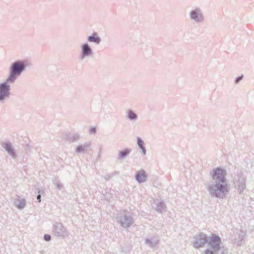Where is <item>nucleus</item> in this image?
Here are the masks:
<instances>
[{
	"label": "nucleus",
	"mask_w": 254,
	"mask_h": 254,
	"mask_svg": "<svg viewBox=\"0 0 254 254\" xmlns=\"http://www.w3.org/2000/svg\"><path fill=\"white\" fill-rule=\"evenodd\" d=\"M209 174L212 181L207 185L206 189L210 195L222 199L226 197L230 191L229 185L226 178V170L221 167H217L213 169Z\"/></svg>",
	"instance_id": "obj_1"
},
{
	"label": "nucleus",
	"mask_w": 254,
	"mask_h": 254,
	"mask_svg": "<svg viewBox=\"0 0 254 254\" xmlns=\"http://www.w3.org/2000/svg\"><path fill=\"white\" fill-rule=\"evenodd\" d=\"M31 64L27 60H17L12 62L9 68V72L7 78L15 82L26 68L30 66Z\"/></svg>",
	"instance_id": "obj_2"
},
{
	"label": "nucleus",
	"mask_w": 254,
	"mask_h": 254,
	"mask_svg": "<svg viewBox=\"0 0 254 254\" xmlns=\"http://www.w3.org/2000/svg\"><path fill=\"white\" fill-rule=\"evenodd\" d=\"M232 182L238 193L241 194L246 188L247 177L242 170H237L232 174Z\"/></svg>",
	"instance_id": "obj_3"
},
{
	"label": "nucleus",
	"mask_w": 254,
	"mask_h": 254,
	"mask_svg": "<svg viewBox=\"0 0 254 254\" xmlns=\"http://www.w3.org/2000/svg\"><path fill=\"white\" fill-rule=\"evenodd\" d=\"M11 80L7 77L5 80L0 83V103H4L10 95V86L9 84L14 83Z\"/></svg>",
	"instance_id": "obj_4"
},
{
	"label": "nucleus",
	"mask_w": 254,
	"mask_h": 254,
	"mask_svg": "<svg viewBox=\"0 0 254 254\" xmlns=\"http://www.w3.org/2000/svg\"><path fill=\"white\" fill-rule=\"evenodd\" d=\"M116 221L125 228H127L131 226L133 222V218L126 211H121L117 214Z\"/></svg>",
	"instance_id": "obj_5"
},
{
	"label": "nucleus",
	"mask_w": 254,
	"mask_h": 254,
	"mask_svg": "<svg viewBox=\"0 0 254 254\" xmlns=\"http://www.w3.org/2000/svg\"><path fill=\"white\" fill-rule=\"evenodd\" d=\"M189 18L193 22L196 24L203 23L205 21V17L202 10L198 7L191 9L189 13Z\"/></svg>",
	"instance_id": "obj_6"
},
{
	"label": "nucleus",
	"mask_w": 254,
	"mask_h": 254,
	"mask_svg": "<svg viewBox=\"0 0 254 254\" xmlns=\"http://www.w3.org/2000/svg\"><path fill=\"white\" fill-rule=\"evenodd\" d=\"M93 55V50L87 42L84 43L81 45L80 53L79 57L80 60H84L92 57Z\"/></svg>",
	"instance_id": "obj_7"
},
{
	"label": "nucleus",
	"mask_w": 254,
	"mask_h": 254,
	"mask_svg": "<svg viewBox=\"0 0 254 254\" xmlns=\"http://www.w3.org/2000/svg\"><path fill=\"white\" fill-rule=\"evenodd\" d=\"M221 242V238L216 234H212L211 237H208L207 243L216 253H218L220 251Z\"/></svg>",
	"instance_id": "obj_8"
},
{
	"label": "nucleus",
	"mask_w": 254,
	"mask_h": 254,
	"mask_svg": "<svg viewBox=\"0 0 254 254\" xmlns=\"http://www.w3.org/2000/svg\"><path fill=\"white\" fill-rule=\"evenodd\" d=\"M53 232L57 237H64L68 236V232L63 224L60 222H56L53 226Z\"/></svg>",
	"instance_id": "obj_9"
},
{
	"label": "nucleus",
	"mask_w": 254,
	"mask_h": 254,
	"mask_svg": "<svg viewBox=\"0 0 254 254\" xmlns=\"http://www.w3.org/2000/svg\"><path fill=\"white\" fill-rule=\"evenodd\" d=\"M195 239L193 246L196 248L202 247L208 241V237L203 233H200Z\"/></svg>",
	"instance_id": "obj_10"
},
{
	"label": "nucleus",
	"mask_w": 254,
	"mask_h": 254,
	"mask_svg": "<svg viewBox=\"0 0 254 254\" xmlns=\"http://www.w3.org/2000/svg\"><path fill=\"white\" fill-rule=\"evenodd\" d=\"M152 207L156 212L159 213H163V212L166 211V206L164 202L158 199L153 201Z\"/></svg>",
	"instance_id": "obj_11"
},
{
	"label": "nucleus",
	"mask_w": 254,
	"mask_h": 254,
	"mask_svg": "<svg viewBox=\"0 0 254 254\" xmlns=\"http://www.w3.org/2000/svg\"><path fill=\"white\" fill-rule=\"evenodd\" d=\"M2 147L8 153V154L12 157V158L15 159L16 158L17 155L16 154L15 149L11 142H3L2 144Z\"/></svg>",
	"instance_id": "obj_12"
},
{
	"label": "nucleus",
	"mask_w": 254,
	"mask_h": 254,
	"mask_svg": "<svg viewBox=\"0 0 254 254\" xmlns=\"http://www.w3.org/2000/svg\"><path fill=\"white\" fill-rule=\"evenodd\" d=\"M135 179L139 184L146 182L147 180V175L145 171L141 169L137 171L135 175Z\"/></svg>",
	"instance_id": "obj_13"
},
{
	"label": "nucleus",
	"mask_w": 254,
	"mask_h": 254,
	"mask_svg": "<svg viewBox=\"0 0 254 254\" xmlns=\"http://www.w3.org/2000/svg\"><path fill=\"white\" fill-rule=\"evenodd\" d=\"M62 137L63 139L72 142H76L80 139V136L77 133H74L73 134L70 133H65L62 135Z\"/></svg>",
	"instance_id": "obj_14"
},
{
	"label": "nucleus",
	"mask_w": 254,
	"mask_h": 254,
	"mask_svg": "<svg viewBox=\"0 0 254 254\" xmlns=\"http://www.w3.org/2000/svg\"><path fill=\"white\" fill-rule=\"evenodd\" d=\"M87 41L88 42L93 43L96 45H99L102 40L98 34L96 32H94L91 35L87 36Z\"/></svg>",
	"instance_id": "obj_15"
},
{
	"label": "nucleus",
	"mask_w": 254,
	"mask_h": 254,
	"mask_svg": "<svg viewBox=\"0 0 254 254\" xmlns=\"http://www.w3.org/2000/svg\"><path fill=\"white\" fill-rule=\"evenodd\" d=\"M91 143L90 142H85L82 144L78 145L75 148V152L79 153H85L87 150L90 148Z\"/></svg>",
	"instance_id": "obj_16"
},
{
	"label": "nucleus",
	"mask_w": 254,
	"mask_h": 254,
	"mask_svg": "<svg viewBox=\"0 0 254 254\" xmlns=\"http://www.w3.org/2000/svg\"><path fill=\"white\" fill-rule=\"evenodd\" d=\"M131 149L126 148L123 150L119 151L117 159L119 160H123L125 159L130 153Z\"/></svg>",
	"instance_id": "obj_17"
},
{
	"label": "nucleus",
	"mask_w": 254,
	"mask_h": 254,
	"mask_svg": "<svg viewBox=\"0 0 254 254\" xmlns=\"http://www.w3.org/2000/svg\"><path fill=\"white\" fill-rule=\"evenodd\" d=\"M126 118L131 122H135L138 119L137 115L131 109H129L127 112Z\"/></svg>",
	"instance_id": "obj_18"
},
{
	"label": "nucleus",
	"mask_w": 254,
	"mask_h": 254,
	"mask_svg": "<svg viewBox=\"0 0 254 254\" xmlns=\"http://www.w3.org/2000/svg\"><path fill=\"white\" fill-rule=\"evenodd\" d=\"M137 144L141 150L142 154L145 155L146 154V150L145 147V143L143 140L139 137H137Z\"/></svg>",
	"instance_id": "obj_19"
},
{
	"label": "nucleus",
	"mask_w": 254,
	"mask_h": 254,
	"mask_svg": "<svg viewBox=\"0 0 254 254\" xmlns=\"http://www.w3.org/2000/svg\"><path fill=\"white\" fill-rule=\"evenodd\" d=\"M25 200L24 199H22L20 200H19L18 203L17 204V207L19 209H23L25 207Z\"/></svg>",
	"instance_id": "obj_20"
},
{
	"label": "nucleus",
	"mask_w": 254,
	"mask_h": 254,
	"mask_svg": "<svg viewBox=\"0 0 254 254\" xmlns=\"http://www.w3.org/2000/svg\"><path fill=\"white\" fill-rule=\"evenodd\" d=\"M54 184L56 186L57 189L59 190H62L64 188L63 185L60 183L57 179H55L54 181Z\"/></svg>",
	"instance_id": "obj_21"
},
{
	"label": "nucleus",
	"mask_w": 254,
	"mask_h": 254,
	"mask_svg": "<svg viewBox=\"0 0 254 254\" xmlns=\"http://www.w3.org/2000/svg\"><path fill=\"white\" fill-rule=\"evenodd\" d=\"M220 250L221 251V254H228V249L224 246H220Z\"/></svg>",
	"instance_id": "obj_22"
},
{
	"label": "nucleus",
	"mask_w": 254,
	"mask_h": 254,
	"mask_svg": "<svg viewBox=\"0 0 254 254\" xmlns=\"http://www.w3.org/2000/svg\"><path fill=\"white\" fill-rule=\"evenodd\" d=\"M244 77V75L242 74L241 75L237 77L235 80V83L238 84L242 80Z\"/></svg>",
	"instance_id": "obj_23"
},
{
	"label": "nucleus",
	"mask_w": 254,
	"mask_h": 254,
	"mask_svg": "<svg viewBox=\"0 0 254 254\" xmlns=\"http://www.w3.org/2000/svg\"><path fill=\"white\" fill-rule=\"evenodd\" d=\"M145 243L147 245H149L150 247H153L156 244H153L151 240L149 239H146L145 240Z\"/></svg>",
	"instance_id": "obj_24"
},
{
	"label": "nucleus",
	"mask_w": 254,
	"mask_h": 254,
	"mask_svg": "<svg viewBox=\"0 0 254 254\" xmlns=\"http://www.w3.org/2000/svg\"><path fill=\"white\" fill-rule=\"evenodd\" d=\"M113 176V174H107L105 176H102V177L106 181L109 180Z\"/></svg>",
	"instance_id": "obj_25"
},
{
	"label": "nucleus",
	"mask_w": 254,
	"mask_h": 254,
	"mask_svg": "<svg viewBox=\"0 0 254 254\" xmlns=\"http://www.w3.org/2000/svg\"><path fill=\"white\" fill-rule=\"evenodd\" d=\"M44 239L45 241L49 242L51 239V236L49 234H45L44 236Z\"/></svg>",
	"instance_id": "obj_26"
},
{
	"label": "nucleus",
	"mask_w": 254,
	"mask_h": 254,
	"mask_svg": "<svg viewBox=\"0 0 254 254\" xmlns=\"http://www.w3.org/2000/svg\"><path fill=\"white\" fill-rule=\"evenodd\" d=\"M204 254H217V253H216L213 251L210 250L209 249H207L205 251Z\"/></svg>",
	"instance_id": "obj_27"
},
{
	"label": "nucleus",
	"mask_w": 254,
	"mask_h": 254,
	"mask_svg": "<svg viewBox=\"0 0 254 254\" xmlns=\"http://www.w3.org/2000/svg\"><path fill=\"white\" fill-rule=\"evenodd\" d=\"M89 132L91 134H95L96 132V128L95 127H91L89 129Z\"/></svg>",
	"instance_id": "obj_28"
},
{
	"label": "nucleus",
	"mask_w": 254,
	"mask_h": 254,
	"mask_svg": "<svg viewBox=\"0 0 254 254\" xmlns=\"http://www.w3.org/2000/svg\"><path fill=\"white\" fill-rule=\"evenodd\" d=\"M25 150L27 152L28 150L30 149V146L28 144H26V146L24 147Z\"/></svg>",
	"instance_id": "obj_29"
},
{
	"label": "nucleus",
	"mask_w": 254,
	"mask_h": 254,
	"mask_svg": "<svg viewBox=\"0 0 254 254\" xmlns=\"http://www.w3.org/2000/svg\"><path fill=\"white\" fill-rule=\"evenodd\" d=\"M37 199L38 202H41V194H38L37 195Z\"/></svg>",
	"instance_id": "obj_30"
},
{
	"label": "nucleus",
	"mask_w": 254,
	"mask_h": 254,
	"mask_svg": "<svg viewBox=\"0 0 254 254\" xmlns=\"http://www.w3.org/2000/svg\"><path fill=\"white\" fill-rule=\"evenodd\" d=\"M101 148H100V151L98 153V154L97 155V157L99 158L100 157V153L101 152Z\"/></svg>",
	"instance_id": "obj_31"
}]
</instances>
